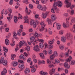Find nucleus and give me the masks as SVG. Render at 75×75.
<instances>
[{
	"label": "nucleus",
	"instance_id": "obj_1",
	"mask_svg": "<svg viewBox=\"0 0 75 75\" xmlns=\"http://www.w3.org/2000/svg\"><path fill=\"white\" fill-rule=\"evenodd\" d=\"M62 3L61 1H59L58 2H55L53 4V8L52 9H51V11L53 13H55V11L58 13L59 11V10L58 8H57V6H58L59 7H62Z\"/></svg>",
	"mask_w": 75,
	"mask_h": 75
},
{
	"label": "nucleus",
	"instance_id": "obj_2",
	"mask_svg": "<svg viewBox=\"0 0 75 75\" xmlns=\"http://www.w3.org/2000/svg\"><path fill=\"white\" fill-rule=\"evenodd\" d=\"M72 38H73L72 35L69 32L67 33L66 34V40L71 41L72 40Z\"/></svg>",
	"mask_w": 75,
	"mask_h": 75
},
{
	"label": "nucleus",
	"instance_id": "obj_3",
	"mask_svg": "<svg viewBox=\"0 0 75 75\" xmlns=\"http://www.w3.org/2000/svg\"><path fill=\"white\" fill-rule=\"evenodd\" d=\"M18 62L19 63H22V64H19L18 67L21 69H23L24 68V65L23 64H24V62L22 60H18Z\"/></svg>",
	"mask_w": 75,
	"mask_h": 75
},
{
	"label": "nucleus",
	"instance_id": "obj_4",
	"mask_svg": "<svg viewBox=\"0 0 75 75\" xmlns=\"http://www.w3.org/2000/svg\"><path fill=\"white\" fill-rule=\"evenodd\" d=\"M37 40V41L40 42V43H39V47L40 48H42L44 47V45L43 44V42H44V41L42 39H40L38 38Z\"/></svg>",
	"mask_w": 75,
	"mask_h": 75
},
{
	"label": "nucleus",
	"instance_id": "obj_5",
	"mask_svg": "<svg viewBox=\"0 0 75 75\" xmlns=\"http://www.w3.org/2000/svg\"><path fill=\"white\" fill-rule=\"evenodd\" d=\"M3 63L4 65H6L7 64V61L6 60H4V57H2L1 59L0 60V64H1Z\"/></svg>",
	"mask_w": 75,
	"mask_h": 75
},
{
	"label": "nucleus",
	"instance_id": "obj_6",
	"mask_svg": "<svg viewBox=\"0 0 75 75\" xmlns=\"http://www.w3.org/2000/svg\"><path fill=\"white\" fill-rule=\"evenodd\" d=\"M40 25L42 27V28L39 29V31H42L44 30V27H45V23L44 21H42L40 23Z\"/></svg>",
	"mask_w": 75,
	"mask_h": 75
},
{
	"label": "nucleus",
	"instance_id": "obj_7",
	"mask_svg": "<svg viewBox=\"0 0 75 75\" xmlns=\"http://www.w3.org/2000/svg\"><path fill=\"white\" fill-rule=\"evenodd\" d=\"M8 11H9L10 13L8 15V16H9V17H7V19H8V20H11V18H12V17H13V16H12L11 14V13H12V10L11 8H9L8 9Z\"/></svg>",
	"mask_w": 75,
	"mask_h": 75
},
{
	"label": "nucleus",
	"instance_id": "obj_8",
	"mask_svg": "<svg viewBox=\"0 0 75 75\" xmlns=\"http://www.w3.org/2000/svg\"><path fill=\"white\" fill-rule=\"evenodd\" d=\"M30 39V42L33 44V45H35L36 43V40H35V41H34V40H35V37L34 36L32 37Z\"/></svg>",
	"mask_w": 75,
	"mask_h": 75
},
{
	"label": "nucleus",
	"instance_id": "obj_9",
	"mask_svg": "<svg viewBox=\"0 0 75 75\" xmlns=\"http://www.w3.org/2000/svg\"><path fill=\"white\" fill-rule=\"evenodd\" d=\"M49 13H50L49 11L46 12L45 13H42V18L43 19H45L48 16Z\"/></svg>",
	"mask_w": 75,
	"mask_h": 75
},
{
	"label": "nucleus",
	"instance_id": "obj_10",
	"mask_svg": "<svg viewBox=\"0 0 75 75\" xmlns=\"http://www.w3.org/2000/svg\"><path fill=\"white\" fill-rule=\"evenodd\" d=\"M23 44H25V45H26L27 44V42L25 41H21L20 42L19 44V46L20 48H21L22 46H23Z\"/></svg>",
	"mask_w": 75,
	"mask_h": 75
},
{
	"label": "nucleus",
	"instance_id": "obj_11",
	"mask_svg": "<svg viewBox=\"0 0 75 75\" xmlns=\"http://www.w3.org/2000/svg\"><path fill=\"white\" fill-rule=\"evenodd\" d=\"M30 25H33L34 28H35L37 26V24L34 21L32 20L30 21Z\"/></svg>",
	"mask_w": 75,
	"mask_h": 75
},
{
	"label": "nucleus",
	"instance_id": "obj_12",
	"mask_svg": "<svg viewBox=\"0 0 75 75\" xmlns=\"http://www.w3.org/2000/svg\"><path fill=\"white\" fill-rule=\"evenodd\" d=\"M72 0H66V7H69L70 6H71V3L70 2H69V1H71Z\"/></svg>",
	"mask_w": 75,
	"mask_h": 75
},
{
	"label": "nucleus",
	"instance_id": "obj_13",
	"mask_svg": "<svg viewBox=\"0 0 75 75\" xmlns=\"http://www.w3.org/2000/svg\"><path fill=\"white\" fill-rule=\"evenodd\" d=\"M24 19L25 20V22L24 23H27L28 24L29 23V20H28V16H25L24 17Z\"/></svg>",
	"mask_w": 75,
	"mask_h": 75
},
{
	"label": "nucleus",
	"instance_id": "obj_14",
	"mask_svg": "<svg viewBox=\"0 0 75 75\" xmlns=\"http://www.w3.org/2000/svg\"><path fill=\"white\" fill-rule=\"evenodd\" d=\"M33 50L35 51L36 52L37 51H39L40 49H39V46L38 45H36L35 46L33 47Z\"/></svg>",
	"mask_w": 75,
	"mask_h": 75
},
{
	"label": "nucleus",
	"instance_id": "obj_15",
	"mask_svg": "<svg viewBox=\"0 0 75 75\" xmlns=\"http://www.w3.org/2000/svg\"><path fill=\"white\" fill-rule=\"evenodd\" d=\"M69 20V17L68 18H66V27H69V23L68 21Z\"/></svg>",
	"mask_w": 75,
	"mask_h": 75
},
{
	"label": "nucleus",
	"instance_id": "obj_16",
	"mask_svg": "<svg viewBox=\"0 0 75 75\" xmlns=\"http://www.w3.org/2000/svg\"><path fill=\"white\" fill-rule=\"evenodd\" d=\"M3 48L4 49H3V50L5 51V52H4V55H5V57H6L7 55L6 53H7V52H8V49H7V48H6L5 47H4Z\"/></svg>",
	"mask_w": 75,
	"mask_h": 75
},
{
	"label": "nucleus",
	"instance_id": "obj_17",
	"mask_svg": "<svg viewBox=\"0 0 75 75\" xmlns=\"http://www.w3.org/2000/svg\"><path fill=\"white\" fill-rule=\"evenodd\" d=\"M46 21L48 23V24L51 25V23L53 22V21L49 18H48L47 20Z\"/></svg>",
	"mask_w": 75,
	"mask_h": 75
},
{
	"label": "nucleus",
	"instance_id": "obj_18",
	"mask_svg": "<svg viewBox=\"0 0 75 75\" xmlns=\"http://www.w3.org/2000/svg\"><path fill=\"white\" fill-rule=\"evenodd\" d=\"M55 72V69L52 68L51 70H50V75H52Z\"/></svg>",
	"mask_w": 75,
	"mask_h": 75
},
{
	"label": "nucleus",
	"instance_id": "obj_19",
	"mask_svg": "<svg viewBox=\"0 0 75 75\" xmlns=\"http://www.w3.org/2000/svg\"><path fill=\"white\" fill-rule=\"evenodd\" d=\"M51 18L54 21H55L57 18V16H56L55 14L52 15L51 16Z\"/></svg>",
	"mask_w": 75,
	"mask_h": 75
},
{
	"label": "nucleus",
	"instance_id": "obj_20",
	"mask_svg": "<svg viewBox=\"0 0 75 75\" xmlns=\"http://www.w3.org/2000/svg\"><path fill=\"white\" fill-rule=\"evenodd\" d=\"M24 72L25 74H28V73H30V69L28 68H26L24 70Z\"/></svg>",
	"mask_w": 75,
	"mask_h": 75
},
{
	"label": "nucleus",
	"instance_id": "obj_21",
	"mask_svg": "<svg viewBox=\"0 0 75 75\" xmlns=\"http://www.w3.org/2000/svg\"><path fill=\"white\" fill-rule=\"evenodd\" d=\"M61 40L62 42H65V40H66V37L64 36L62 37H61Z\"/></svg>",
	"mask_w": 75,
	"mask_h": 75
},
{
	"label": "nucleus",
	"instance_id": "obj_22",
	"mask_svg": "<svg viewBox=\"0 0 75 75\" xmlns=\"http://www.w3.org/2000/svg\"><path fill=\"white\" fill-rule=\"evenodd\" d=\"M25 12L26 14H28V15H29L31 12V11L30 10H29V12H28V9L27 8H26L25 10Z\"/></svg>",
	"mask_w": 75,
	"mask_h": 75
},
{
	"label": "nucleus",
	"instance_id": "obj_23",
	"mask_svg": "<svg viewBox=\"0 0 75 75\" xmlns=\"http://www.w3.org/2000/svg\"><path fill=\"white\" fill-rule=\"evenodd\" d=\"M70 52V54H71L72 52L70 50H68L66 54V57H69V52Z\"/></svg>",
	"mask_w": 75,
	"mask_h": 75
},
{
	"label": "nucleus",
	"instance_id": "obj_24",
	"mask_svg": "<svg viewBox=\"0 0 75 75\" xmlns=\"http://www.w3.org/2000/svg\"><path fill=\"white\" fill-rule=\"evenodd\" d=\"M72 59V57L71 56H70L69 58H68L67 60L66 61L68 62H70Z\"/></svg>",
	"mask_w": 75,
	"mask_h": 75
},
{
	"label": "nucleus",
	"instance_id": "obj_25",
	"mask_svg": "<svg viewBox=\"0 0 75 75\" xmlns=\"http://www.w3.org/2000/svg\"><path fill=\"white\" fill-rule=\"evenodd\" d=\"M40 75H47L48 73L47 72H44L43 71H41L40 72Z\"/></svg>",
	"mask_w": 75,
	"mask_h": 75
},
{
	"label": "nucleus",
	"instance_id": "obj_26",
	"mask_svg": "<svg viewBox=\"0 0 75 75\" xmlns=\"http://www.w3.org/2000/svg\"><path fill=\"white\" fill-rule=\"evenodd\" d=\"M5 43L6 45H9L10 43L9 40H8V39H6L5 40Z\"/></svg>",
	"mask_w": 75,
	"mask_h": 75
},
{
	"label": "nucleus",
	"instance_id": "obj_27",
	"mask_svg": "<svg viewBox=\"0 0 75 75\" xmlns=\"http://www.w3.org/2000/svg\"><path fill=\"white\" fill-rule=\"evenodd\" d=\"M31 1H32V2L34 3H35L36 4H38L40 3V2L38 0H36V2L34 0H31Z\"/></svg>",
	"mask_w": 75,
	"mask_h": 75
},
{
	"label": "nucleus",
	"instance_id": "obj_28",
	"mask_svg": "<svg viewBox=\"0 0 75 75\" xmlns=\"http://www.w3.org/2000/svg\"><path fill=\"white\" fill-rule=\"evenodd\" d=\"M54 39H52L51 40L49 41L48 42L49 44H52L54 43Z\"/></svg>",
	"mask_w": 75,
	"mask_h": 75
},
{
	"label": "nucleus",
	"instance_id": "obj_29",
	"mask_svg": "<svg viewBox=\"0 0 75 75\" xmlns=\"http://www.w3.org/2000/svg\"><path fill=\"white\" fill-rule=\"evenodd\" d=\"M40 56L41 58H42V59H44L45 57H44V54L43 53H41L40 54Z\"/></svg>",
	"mask_w": 75,
	"mask_h": 75
},
{
	"label": "nucleus",
	"instance_id": "obj_30",
	"mask_svg": "<svg viewBox=\"0 0 75 75\" xmlns=\"http://www.w3.org/2000/svg\"><path fill=\"white\" fill-rule=\"evenodd\" d=\"M39 36L40 35H39V34L37 33V32H35V38H38Z\"/></svg>",
	"mask_w": 75,
	"mask_h": 75
},
{
	"label": "nucleus",
	"instance_id": "obj_31",
	"mask_svg": "<svg viewBox=\"0 0 75 75\" xmlns=\"http://www.w3.org/2000/svg\"><path fill=\"white\" fill-rule=\"evenodd\" d=\"M70 64L71 65H74L75 64V61L74 60H72L71 62L70 63Z\"/></svg>",
	"mask_w": 75,
	"mask_h": 75
},
{
	"label": "nucleus",
	"instance_id": "obj_32",
	"mask_svg": "<svg viewBox=\"0 0 75 75\" xmlns=\"http://www.w3.org/2000/svg\"><path fill=\"white\" fill-rule=\"evenodd\" d=\"M53 55H54V57H58V53H57L56 51H55L54 52Z\"/></svg>",
	"mask_w": 75,
	"mask_h": 75
},
{
	"label": "nucleus",
	"instance_id": "obj_33",
	"mask_svg": "<svg viewBox=\"0 0 75 75\" xmlns=\"http://www.w3.org/2000/svg\"><path fill=\"white\" fill-rule=\"evenodd\" d=\"M66 68H67V69H69L70 68V65L68 64V63H66Z\"/></svg>",
	"mask_w": 75,
	"mask_h": 75
},
{
	"label": "nucleus",
	"instance_id": "obj_34",
	"mask_svg": "<svg viewBox=\"0 0 75 75\" xmlns=\"http://www.w3.org/2000/svg\"><path fill=\"white\" fill-rule=\"evenodd\" d=\"M71 21L72 23L74 24V23H75V18L74 17H73L71 19Z\"/></svg>",
	"mask_w": 75,
	"mask_h": 75
},
{
	"label": "nucleus",
	"instance_id": "obj_35",
	"mask_svg": "<svg viewBox=\"0 0 75 75\" xmlns=\"http://www.w3.org/2000/svg\"><path fill=\"white\" fill-rule=\"evenodd\" d=\"M54 58H55V56L53 54H52L50 56V59L51 60H52Z\"/></svg>",
	"mask_w": 75,
	"mask_h": 75
},
{
	"label": "nucleus",
	"instance_id": "obj_36",
	"mask_svg": "<svg viewBox=\"0 0 75 75\" xmlns=\"http://www.w3.org/2000/svg\"><path fill=\"white\" fill-rule=\"evenodd\" d=\"M16 57L15 54H12L11 55V59L12 60H14V58Z\"/></svg>",
	"mask_w": 75,
	"mask_h": 75
},
{
	"label": "nucleus",
	"instance_id": "obj_37",
	"mask_svg": "<svg viewBox=\"0 0 75 75\" xmlns=\"http://www.w3.org/2000/svg\"><path fill=\"white\" fill-rule=\"evenodd\" d=\"M14 22L15 23H16L17 22V21H18V20L17 19V17H16V16L14 17Z\"/></svg>",
	"mask_w": 75,
	"mask_h": 75
},
{
	"label": "nucleus",
	"instance_id": "obj_38",
	"mask_svg": "<svg viewBox=\"0 0 75 75\" xmlns=\"http://www.w3.org/2000/svg\"><path fill=\"white\" fill-rule=\"evenodd\" d=\"M25 50H27V51H29L30 50V47L29 46H28L25 47Z\"/></svg>",
	"mask_w": 75,
	"mask_h": 75
},
{
	"label": "nucleus",
	"instance_id": "obj_39",
	"mask_svg": "<svg viewBox=\"0 0 75 75\" xmlns=\"http://www.w3.org/2000/svg\"><path fill=\"white\" fill-rule=\"evenodd\" d=\"M46 9H47V7H44L43 8H42L41 10H42V11H46Z\"/></svg>",
	"mask_w": 75,
	"mask_h": 75
},
{
	"label": "nucleus",
	"instance_id": "obj_40",
	"mask_svg": "<svg viewBox=\"0 0 75 75\" xmlns=\"http://www.w3.org/2000/svg\"><path fill=\"white\" fill-rule=\"evenodd\" d=\"M48 67L49 68H54V65L51 63V64H50L49 65Z\"/></svg>",
	"mask_w": 75,
	"mask_h": 75
},
{
	"label": "nucleus",
	"instance_id": "obj_41",
	"mask_svg": "<svg viewBox=\"0 0 75 75\" xmlns=\"http://www.w3.org/2000/svg\"><path fill=\"white\" fill-rule=\"evenodd\" d=\"M38 8L39 9V10H41L42 8V6L41 5H38Z\"/></svg>",
	"mask_w": 75,
	"mask_h": 75
},
{
	"label": "nucleus",
	"instance_id": "obj_42",
	"mask_svg": "<svg viewBox=\"0 0 75 75\" xmlns=\"http://www.w3.org/2000/svg\"><path fill=\"white\" fill-rule=\"evenodd\" d=\"M38 66L37 65H35V66H30V67L31 68H32V69H33V68H37Z\"/></svg>",
	"mask_w": 75,
	"mask_h": 75
},
{
	"label": "nucleus",
	"instance_id": "obj_43",
	"mask_svg": "<svg viewBox=\"0 0 75 75\" xmlns=\"http://www.w3.org/2000/svg\"><path fill=\"white\" fill-rule=\"evenodd\" d=\"M18 50H19V48H18V45H16V46L15 49V51L16 52H17V51H18Z\"/></svg>",
	"mask_w": 75,
	"mask_h": 75
},
{
	"label": "nucleus",
	"instance_id": "obj_44",
	"mask_svg": "<svg viewBox=\"0 0 75 75\" xmlns=\"http://www.w3.org/2000/svg\"><path fill=\"white\" fill-rule=\"evenodd\" d=\"M18 64V62H14L13 63V67H16V66H17Z\"/></svg>",
	"mask_w": 75,
	"mask_h": 75
},
{
	"label": "nucleus",
	"instance_id": "obj_45",
	"mask_svg": "<svg viewBox=\"0 0 75 75\" xmlns=\"http://www.w3.org/2000/svg\"><path fill=\"white\" fill-rule=\"evenodd\" d=\"M47 1H48V0H42L41 2L42 3L45 4L47 2Z\"/></svg>",
	"mask_w": 75,
	"mask_h": 75
},
{
	"label": "nucleus",
	"instance_id": "obj_46",
	"mask_svg": "<svg viewBox=\"0 0 75 75\" xmlns=\"http://www.w3.org/2000/svg\"><path fill=\"white\" fill-rule=\"evenodd\" d=\"M48 53L50 54H52V51L51 49L49 50H48Z\"/></svg>",
	"mask_w": 75,
	"mask_h": 75
},
{
	"label": "nucleus",
	"instance_id": "obj_47",
	"mask_svg": "<svg viewBox=\"0 0 75 75\" xmlns=\"http://www.w3.org/2000/svg\"><path fill=\"white\" fill-rule=\"evenodd\" d=\"M15 45V42L14 41H13L12 42L11 44V46L13 47Z\"/></svg>",
	"mask_w": 75,
	"mask_h": 75
},
{
	"label": "nucleus",
	"instance_id": "obj_48",
	"mask_svg": "<svg viewBox=\"0 0 75 75\" xmlns=\"http://www.w3.org/2000/svg\"><path fill=\"white\" fill-rule=\"evenodd\" d=\"M31 71L32 72H34L36 71V69L35 68H32L31 69Z\"/></svg>",
	"mask_w": 75,
	"mask_h": 75
},
{
	"label": "nucleus",
	"instance_id": "obj_49",
	"mask_svg": "<svg viewBox=\"0 0 75 75\" xmlns=\"http://www.w3.org/2000/svg\"><path fill=\"white\" fill-rule=\"evenodd\" d=\"M16 36H17V33H13V37L14 38H16Z\"/></svg>",
	"mask_w": 75,
	"mask_h": 75
},
{
	"label": "nucleus",
	"instance_id": "obj_50",
	"mask_svg": "<svg viewBox=\"0 0 75 75\" xmlns=\"http://www.w3.org/2000/svg\"><path fill=\"white\" fill-rule=\"evenodd\" d=\"M71 15L74 14V10L73 9H71Z\"/></svg>",
	"mask_w": 75,
	"mask_h": 75
},
{
	"label": "nucleus",
	"instance_id": "obj_51",
	"mask_svg": "<svg viewBox=\"0 0 75 75\" xmlns=\"http://www.w3.org/2000/svg\"><path fill=\"white\" fill-rule=\"evenodd\" d=\"M59 34H60V35H62L64 33V31L62 30H60L59 32Z\"/></svg>",
	"mask_w": 75,
	"mask_h": 75
},
{
	"label": "nucleus",
	"instance_id": "obj_52",
	"mask_svg": "<svg viewBox=\"0 0 75 75\" xmlns=\"http://www.w3.org/2000/svg\"><path fill=\"white\" fill-rule=\"evenodd\" d=\"M47 64H51V63H52L50 60L49 59H47Z\"/></svg>",
	"mask_w": 75,
	"mask_h": 75
},
{
	"label": "nucleus",
	"instance_id": "obj_53",
	"mask_svg": "<svg viewBox=\"0 0 75 75\" xmlns=\"http://www.w3.org/2000/svg\"><path fill=\"white\" fill-rule=\"evenodd\" d=\"M3 72L4 74H6L7 72V70H6V68H4Z\"/></svg>",
	"mask_w": 75,
	"mask_h": 75
},
{
	"label": "nucleus",
	"instance_id": "obj_54",
	"mask_svg": "<svg viewBox=\"0 0 75 75\" xmlns=\"http://www.w3.org/2000/svg\"><path fill=\"white\" fill-rule=\"evenodd\" d=\"M19 18H21V19H22V18H23V17L22 16H21V15H20V14H18V19H19Z\"/></svg>",
	"mask_w": 75,
	"mask_h": 75
},
{
	"label": "nucleus",
	"instance_id": "obj_55",
	"mask_svg": "<svg viewBox=\"0 0 75 75\" xmlns=\"http://www.w3.org/2000/svg\"><path fill=\"white\" fill-rule=\"evenodd\" d=\"M43 53H44L45 55H47V51L45 50H44L43 52Z\"/></svg>",
	"mask_w": 75,
	"mask_h": 75
},
{
	"label": "nucleus",
	"instance_id": "obj_56",
	"mask_svg": "<svg viewBox=\"0 0 75 75\" xmlns=\"http://www.w3.org/2000/svg\"><path fill=\"white\" fill-rule=\"evenodd\" d=\"M5 30L6 32H8L9 31V28L8 27L5 28Z\"/></svg>",
	"mask_w": 75,
	"mask_h": 75
},
{
	"label": "nucleus",
	"instance_id": "obj_57",
	"mask_svg": "<svg viewBox=\"0 0 75 75\" xmlns=\"http://www.w3.org/2000/svg\"><path fill=\"white\" fill-rule=\"evenodd\" d=\"M74 7H75V5H72L70 6V9H72V8H74Z\"/></svg>",
	"mask_w": 75,
	"mask_h": 75
},
{
	"label": "nucleus",
	"instance_id": "obj_58",
	"mask_svg": "<svg viewBox=\"0 0 75 75\" xmlns=\"http://www.w3.org/2000/svg\"><path fill=\"white\" fill-rule=\"evenodd\" d=\"M55 62H56V63H57V64H58V63H59V62H60L58 60V59H55Z\"/></svg>",
	"mask_w": 75,
	"mask_h": 75
},
{
	"label": "nucleus",
	"instance_id": "obj_59",
	"mask_svg": "<svg viewBox=\"0 0 75 75\" xmlns=\"http://www.w3.org/2000/svg\"><path fill=\"white\" fill-rule=\"evenodd\" d=\"M35 18H38V17H39V15L38 14H36L35 15Z\"/></svg>",
	"mask_w": 75,
	"mask_h": 75
},
{
	"label": "nucleus",
	"instance_id": "obj_60",
	"mask_svg": "<svg viewBox=\"0 0 75 75\" xmlns=\"http://www.w3.org/2000/svg\"><path fill=\"white\" fill-rule=\"evenodd\" d=\"M24 55H25V57H28V55H29V53H28V54H27L26 52H24Z\"/></svg>",
	"mask_w": 75,
	"mask_h": 75
},
{
	"label": "nucleus",
	"instance_id": "obj_61",
	"mask_svg": "<svg viewBox=\"0 0 75 75\" xmlns=\"http://www.w3.org/2000/svg\"><path fill=\"white\" fill-rule=\"evenodd\" d=\"M23 3H25L26 4H28V0H25L23 1Z\"/></svg>",
	"mask_w": 75,
	"mask_h": 75
},
{
	"label": "nucleus",
	"instance_id": "obj_62",
	"mask_svg": "<svg viewBox=\"0 0 75 75\" xmlns=\"http://www.w3.org/2000/svg\"><path fill=\"white\" fill-rule=\"evenodd\" d=\"M59 48L61 50H63L64 48V47L63 45H61L59 47Z\"/></svg>",
	"mask_w": 75,
	"mask_h": 75
},
{
	"label": "nucleus",
	"instance_id": "obj_63",
	"mask_svg": "<svg viewBox=\"0 0 75 75\" xmlns=\"http://www.w3.org/2000/svg\"><path fill=\"white\" fill-rule=\"evenodd\" d=\"M38 65H40V64H42V62H41V61L40 60H38Z\"/></svg>",
	"mask_w": 75,
	"mask_h": 75
},
{
	"label": "nucleus",
	"instance_id": "obj_64",
	"mask_svg": "<svg viewBox=\"0 0 75 75\" xmlns=\"http://www.w3.org/2000/svg\"><path fill=\"white\" fill-rule=\"evenodd\" d=\"M29 7L30 8H33V6L31 4H30L29 5Z\"/></svg>",
	"mask_w": 75,
	"mask_h": 75
}]
</instances>
